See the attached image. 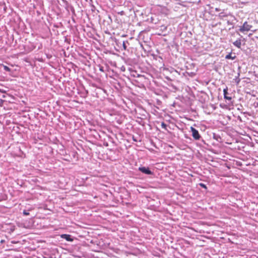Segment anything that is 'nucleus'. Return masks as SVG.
Listing matches in <instances>:
<instances>
[{"mask_svg": "<svg viewBox=\"0 0 258 258\" xmlns=\"http://www.w3.org/2000/svg\"><path fill=\"white\" fill-rule=\"evenodd\" d=\"M252 26L248 24L247 22H245L243 25L239 28V31L241 32H244V31H248L251 28Z\"/></svg>", "mask_w": 258, "mask_h": 258, "instance_id": "obj_1", "label": "nucleus"}, {"mask_svg": "<svg viewBox=\"0 0 258 258\" xmlns=\"http://www.w3.org/2000/svg\"><path fill=\"white\" fill-rule=\"evenodd\" d=\"M190 130L192 133V136L196 140H198L201 138V136L199 133V132L194 127H190Z\"/></svg>", "mask_w": 258, "mask_h": 258, "instance_id": "obj_2", "label": "nucleus"}, {"mask_svg": "<svg viewBox=\"0 0 258 258\" xmlns=\"http://www.w3.org/2000/svg\"><path fill=\"white\" fill-rule=\"evenodd\" d=\"M139 170L145 174H149V175L152 174V172L149 169V168H146L145 167H139Z\"/></svg>", "mask_w": 258, "mask_h": 258, "instance_id": "obj_3", "label": "nucleus"}, {"mask_svg": "<svg viewBox=\"0 0 258 258\" xmlns=\"http://www.w3.org/2000/svg\"><path fill=\"white\" fill-rule=\"evenodd\" d=\"M62 238L66 239L68 241H73V239L71 238V236L69 234H63L60 235Z\"/></svg>", "mask_w": 258, "mask_h": 258, "instance_id": "obj_4", "label": "nucleus"}, {"mask_svg": "<svg viewBox=\"0 0 258 258\" xmlns=\"http://www.w3.org/2000/svg\"><path fill=\"white\" fill-rule=\"evenodd\" d=\"M224 92V97L225 99L231 100L232 99V98L230 96H228V88L226 87L225 89L223 90Z\"/></svg>", "mask_w": 258, "mask_h": 258, "instance_id": "obj_5", "label": "nucleus"}, {"mask_svg": "<svg viewBox=\"0 0 258 258\" xmlns=\"http://www.w3.org/2000/svg\"><path fill=\"white\" fill-rule=\"evenodd\" d=\"M233 44L236 47H238V48H240L241 47V40L238 39V40H236L235 42H233Z\"/></svg>", "mask_w": 258, "mask_h": 258, "instance_id": "obj_6", "label": "nucleus"}, {"mask_svg": "<svg viewBox=\"0 0 258 258\" xmlns=\"http://www.w3.org/2000/svg\"><path fill=\"white\" fill-rule=\"evenodd\" d=\"M236 58V56L234 55L233 56H232L231 55V53H230L229 54H228L227 55H226L225 56V58L226 59H234L235 58Z\"/></svg>", "mask_w": 258, "mask_h": 258, "instance_id": "obj_7", "label": "nucleus"}, {"mask_svg": "<svg viewBox=\"0 0 258 258\" xmlns=\"http://www.w3.org/2000/svg\"><path fill=\"white\" fill-rule=\"evenodd\" d=\"M199 184L201 187H202L206 189H207V187L205 184H204L203 183H200Z\"/></svg>", "mask_w": 258, "mask_h": 258, "instance_id": "obj_8", "label": "nucleus"}, {"mask_svg": "<svg viewBox=\"0 0 258 258\" xmlns=\"http://www.w3.org/2000/svg\"><path fill=\"white\" fill-rule=\"evenodd\" d=\"M4 69L6 71L10 72L11 71L10 68L6 66H4Z\"/></svg>", "mask_w": 258, "mask_h": 258, "instance_id": "obj_9", "label": "nucleus"}, {"mask_svg": "<svg viewBox=\"0 0 258 258\" xmlns=\"http://www.w3.org/2000/svg\"><path fill=\"white\" fill-rule=\"evenodd\" d=\"M161 126L162 128L166 130V124L164 122H162Z\"/></svg>", "mask_w": 258, "mask_h": 258, "instance_id": "obj_10", "label": "nucleus"}, {"mask_svg": "<svg viewBox=\"0 0 258 258\" xmlns=\"http://www.w3.org/2000/svg\"><path fill=\"white\" fill-rule=\"evenodd\" d=\"M122 46H123V49H124V50H126V49L127 47H126V44H125V42H123Z\"/></svg>", "mask_w": 258, "mask_h": 258, "instance_id": "obj_11", "label": "nucleus"}, {"mask_svg": "<svg viewBox=\"0 0 258 258\" xmlns=\"http://www.w3.org/2000/svg\"><path fill=\"white\" fill-rule=\"evenodd\" d=\"M23 214H24V215H25V216H28V215H29V212H27V211H25V210H24V211H23Z\"/></svg>", "mask_w": 258, "mask_h": 258, "instance_id": "obj_12", "label": "nucleus"}]
</instances>
